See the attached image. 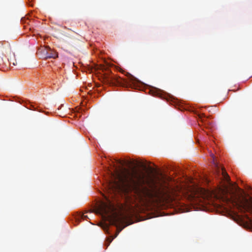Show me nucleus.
<instances>
[{"instance_id":"4","label":"nucleus","mask_w":252,"mask_h":252,"mask_svg":"<svg viewBox=\"0 0 252 252\" xmlns=\"http://www.w3.org/2000/svg\"><path fill=\"white\" fill-rule=\"evenodd\" d=\"M103 82L112 86H120L125 87L127 82L125 79L118 77L112 74L105 73L103 77Z\"/></svg>"},{"instance_id":"2","label":"nucleus","mask_w":252,"mask_h":252,"mask_svg":"<svg viewBox=\"0 0 252 252\" xmlns=\"http://www.w3.org/2000/svg\"><path fill=\"white\" fill-rule=\"evenodd\" d=\"M237 189L239 194L232 200L233 205L241 212L252 210V188H250L247 194L239 187H237Z\"/></svg>"},{"instance_id":"19","label":"nucleus","mask_w":252,"mask_h":252,"mask_svg":"<svg viewBox=\"0 0 252 252\" xmlns=\"http://www.w3.org/2000/svg\"><path fill=\"white\" fill-rule=\"evenodd\" d=\"M151 170H153V169L152 168H150Z\"/></svg>"},{"instance_id":"9","label":"nucleus","mask_w":252,"mask_h":252,"mask_svg":"<svg viewBox=\"0 0 252 252\" xmlns=\"http://www.w3.org/2000/svg\"><path fill=\"white\" fill-rule=\"evenodd\" d=\"M150 92L154 96H158L159 95V93L157 91L150 90Z\"/></svg>"},{"instance_id":"3","label":"nucleus","mask_w":252,"mask_h":252,"mask_svg":"<svg viewBox=\"0 0 252 252\" xmlns=\"http://www.w3.org/2000/svg\"><path fill=\"white\" fill-rule=\"evenodd\" d=\"M107 202H101L98 206L97 212L99 214L106 216L107 220L111 225H117L118 223H120L123 218L116 213H113L110 215V212L113 211V207L110 200L106 198Z\"/></svg>"},{"instance_id":"10","label":"nucleus","mask_w":252,"mask_h":252,"mask_svg":"<svg viewBox=\"0 0 252 252\" xmlns=\"http://www.w3.org/2000/svg\"><path fill=\"white\" fill-rule=\"evenodd\" d=\"M121 230V229H120V230H118L117 234H116V235L114 237H112L111 239H109V244L112 242V241L113 240V239H114L115 237H117V236L118 235V234H119V233L120 232V231Z\"/></svg>"},{"instance_id":"14","label":"nucleus","mask_w":252,"mask_h":252,"mask_svg":"<svg viewBox=\"0 0 252 252\" xmlns=\"http://www.w3.org/2000/svg\"><path fill=\"white\" fill-rule=\"evenodd\" d=\"M139 164L140 166H141L142 167L144 168V169L146 168V166L144 165L143 163H142V162H139Z\"/></svg>"},{"instance_id":"13","label":"nucleus","mask_w":252,"mask_h":252,"mask_svg":"<svg viewBox=\"0 0 252 252\" xmlns=\"http://www.w3.org/2000/svg\"><path fill=\"white\" fill-rule=\"evenodd\" d=\"M4 63V61L2 58L0 56V65H1Z\"/></svg>"},{"instance_id":"8","label":"nucleus","mask_w":252,"mask_h":252,"mask_svg":"<svg viewBox=\"0 0 252 252\" xmlns=\"http://www.w3.org/2000/svg\"><path fill=\"white\" fill-rule=\"evenodd\" d=\"M49 47H45L44 48L40 49L38 50V53H41L42 57L44 58L47 59L46 56H48Z\"/></svg>"},{"instance_id":"7","label":"nucleus","mask_w":252,"mask_h":252,"mask_svg":"<svg viewBox=\"0 0 252 252\" xmlns=\"http://www.w3.org/2000/svg\"><path fill=\"white\" fill-rule=\"evenodd\" d=\"M221 172L222 176H223L224 179L227 182H228L229 184H230V177H229V175L226 173V172L225 171V170H224V169L223 168H221Z\"/></svg>"},{"instance_id":"17","label":"nucleus","mask_w":252,"mask_h":252,"mask_svg":"<svg viewBox=\"0 0 252 252\" xmlns=\"http://www.w3.org/2000/svg\"><path fill=\"white\" fill-rule=\"evenodd\" d=\"M13 64L14 65H16L15 63H13Z\"/></svg>"},{"instance_id":"5","label":"nucleus","mask_w":252,"mask_h":252,"mask_svg":"<svg viewBox=\"0 0 252 252\" xmlns=\"http://www.w3.org/2000/svg\"><path fill=\"white\" fill-rule=\"evenodd\" d=\"M241 225L246 229H252V220L248 218L246 220L242 221Z\"/></svg>"},{"instance_id":"6","label":"nucleus","mask_w":252,"mask_h":252,"mask_svg":"<svg viewBox=\"0 0 252 252\" xmlns=\"http://www.w3.org/2000/svg\"><path fill=\"white\" fill-rule=\"evenodd\" d=\"M57 57H58V53L56 51H53L50 47H49L48 54V56H46V58L55 59Z\"/></svg>"},{"instance_id":"1","label":"nucleus","mask_w":252,"mask_h":252,"mask_svg":"<svg viewBox=\"0 0 252 252\" xmlns=\"http://www.w3.org/2000/svg\"><path fill=\"white\" fill-rule=\"evenodd\" d=\"M111 176L114 179L108 183L110 188H119L126 194L132 192L139 196L156 184L151 175L136 169L128 171L123 176L111 172Z\"/></svg>"},{"instance_id":"16","label":"nucleus","mask_w":252,"mask_h":252,"mask_svg":"<svg viewBox=\"0 0 252 252\" xmlns=\"http://www.w3.org/2000/svg\"><path fill=\"white\" fill-rule=\"evenodd\" d=\"M88 218V216H86V215H82L81 216V218H82V219H85L86 218Z\"/></svg>"},{"instance_id":"12","label":"nucleus","mask_w":252,"mask_h":252,"mask_svg":"<svg viewBox=\"0 0 252 252\" xmlns=\"http://www.w3.org/2000/svg\"><path fill=\"white\" fill-rule=\"evenodd\" d=\"M199 118L201 120V121H203V118H205V116L203 114H201L198 115Z\"/></svg>"},{"instance_id":"18","label":"nucleus","mask_w":252,"mask_h":252,"mask_svg":"<svg viewBox=\"0 0 252 252\" xmlns=\"http://www.w3.org/2000/svg\"><path fill=\"white\" fill-rule=\"evenodd\" d=\"M216 166H217V168H218V169H219V166H218V165H216Z\"/></svg>"},{"instance_id":"11","label":"nucleus","mask_w":252,"mask_h":252,"mask_svg":"<svg viewBox=\"0 0 252 252\" xmlns=\"http://www.w3.org/2000/svg\"><path fill=\"white\" fill-rule=\"evenodd\" d=\"M129 76H130L129 77V79L131 81H134L135 80V78L134 77H133L131 75H130Z\"/></svg>"},{"instance_id":"15","label":"nucleus","mask_w":252,"mask_h":252,"mask_svg":"<svg viewBox=\"0 0 252 252\" xmlns=\"http://www.w3.org/2000/svg\"><path fill=\"white\" fill-rule=\"evenodd\" d=\"M109 225L107 224H105V226L103 227V229L106 231H108Z\"/></svg>"}]
</instances>
